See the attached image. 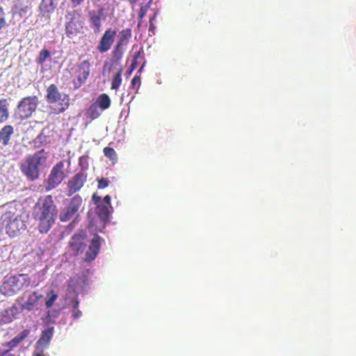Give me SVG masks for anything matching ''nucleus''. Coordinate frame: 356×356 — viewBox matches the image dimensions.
Wrapping results in <instances>:
<instances>
[{"mask_svg": "<svg viewBox=\"0 0 356 356\" xmlns=\"http://www.w3.org/2000/svg\"><path fill=\"white\" fill-rule=\"evenodd\" d=\"M33 218L37 222L40 234H47L55 224L58 209L52 196L50 195L40 197L33 209Z\"/></svg>", "mask_w": 356, "mask_h": 356, "instance_id": "nucleus-1", "label": "nucleus"}, {"mask_svg": "<svg viewBox=\"0 0 356 356\" xmlns=\"http://www.w3.org/2000/svg\"><path fill=\"white\" fill-rule=\"evenodd\" d=\"M47 157V152L43 149L26 157L20 165V170L27 179L35 181L39 179L40 168L45 165Z\"/></svg>", "mask_w": 356, "mask_h": 356, "instance_id": "nucleus-2", "label": "nucleus"}, {"mask_svg": "<svg viewBox=\"0 0 356 356\" xmlns=\"http://www.w3.org/2000/svg\"><path fill=\"white\" fill-rule=\"evenodd\" d=\"M1 227L10 237H15L26 227L25 221L15 211H6L1 216Z\"/></svg>", "mask_w": 356, "mask_h": 356, "instance_id": "nucleus-3", "label": "nucleus"}, {"mask_svg": "<svg viewBox=\"0 0 356 356\" xmlns=\"http://www.w3.org/2000/svg\"><path fill=\"white\" fill-rule=\"evenodd\" d=\"M38 105L37 96L23 97L17 104L14 111V117L17 120H24L31 117Z\"/></svg>", "mask_w": 356, "mask_h": 356, "instance_id": "nucleus-4", "label": "nucleus"}, {"mask_svg": "<svg viewBox=\"0 0 356 356\" xmlns=\"http://www.w3.org/2000/svg\"><path fill=\"white\" fill-rule=\"evenodd\" d=\"M46 99L49 104L58 103L57 108L54 109L56 113H63L70 106L68 95L61 94L55 84H51L47 88Z\"/></svg>", "mask_w": 356, "mask_h": 356, "instance_id": "nucleus-5", "label": "nucleus"}, {"mask_svg": "<svg viewBox=\"0 0 356 356\" xmlns=\"http://www.w3.org/2000/svg\"><path fill=\"white\" fill-rule=\"evenodd\" d=\"M65 31L67 38H73L83 33L84 22L79 13L76 10L68 11L65 15Z\"/></svg>", "mask_w": 356, "mask_h": 356, "instance_id": "nucleus-6", "label": "nucleus"}, {"mask_svg": "<svg viewBox=\"0 0 356 356\" xmlns=\"http://www.w3.org/2000/svg\"><path fill=\"white\" fill-rule=\"evenodd\" d=\"M31 284V279L27 275L20 274L19 277H10L3 282L1 291L6 296H12L23 287H27Z\"/></svg>", "mask_w": 356, "mask_h": 356, "instance_id": "nucleus-7", "label": "nucleus"}, {"mask_svg": "<svg viewBox=\"0 0 356 356\" xmlns=\"http://www.w3.org/2000/svg\"><path fill=\"white\" fill-rule=\"evenodd\" d=\"M64 166L63 161H60L54 165L47 179L44 181L46 191H50L56 188L65 178Z\"/></svg>", "mask_w": 356, "mask_h": 356, "instance_id": "nucleus-8", "label": "nucleus"}, {"mask_svg": "<svg viewBox=\"0 0 356 356\" xmlns=\"http://www.w3.org/2000/svg\"><path fill=\"white\" fill-rule=\"evenodd\" d=\"M82 204V197L79 195H75L60 212V220L61 222H67L71 220L78 213Z\"/></svg>", "mask_w": 356, "mask_h": 356, "instance_id": "nucleus-9", "label": "nucleus"}, {"mask_svg": "<svg viewBox=\"0 0 356 356\" xmlns=\"http://www.w3.org/2000/svg\"><path fill=\"white\" fill-rule=\"evenodd\" d=\"M88 179V174L85 171H80L72 176L67 182V195L71 196L79 191Z\"/></svg>", "mask_w": 356, "mask_h": 356, "instance_id": "nucleus-10", "label": "nucleus"}, {"mask_svg": "<svg viewBox=\"0 0 356 356\" xmlns=\"http://www.w3.org/2000/svg\"><path fill=\"white\" fill-rule=\"evenodd\" d=\"M86 238V234L83 230H79L72 236L69 245L75 255L82 254L85 250L87 245Z\"/></svg>", "mask_w": 356, "mask_h": 356, "instance_id": "nucleus-11", "label": "nucleus"}, {"mask_svg": "<svg viewBox=\"0 0 356 356\" xmlns=\"http://www.w3.org/2000/svg\"><path fill=\"white\" fill-rule=\"evenodd\" d=\"M90 64L88 60L81 62L76 70V78L72 81L74 88L77 89L86 83L90 74Z\"/></svg>", "mask_w": 356, "mask_h": 356, "instance_id": "nucleus-12", "label": "nucleus"}, {"mask_svg": "<svg viewBox=\"0 0 356 356\" xmlns=\"http://www.w3.org/2000/svg\"><path fill=\"white\" fill-rule=\"evenodd\" d=\"M30 330L25 329L19 333L16 337H15L10 341L3 343V346L4 347H8L9 350H0V356H15L14 354L10 353V350L17 347L22 341H23L29 334Z\"/></svg>", "mask_w": 356, "mask_h": 356, "instance_id": "nucleus-13", "label": "nucleus"}, {"mask_svg": "<svg viewBox=\"0 0 356 356\" xmlns=\"http://www.w3.org/2000/svg\"><path fill=\"white\" fill-rule=\"evenodd\" d=\"M104 11V8L100 6L97 11L92 10L88 12V21L90 27L96 33L101 31L102 20L105 19Z\"/></svg>", "mask_w": 356, "mask_h": 356, "instance_id": "nucleus-14", "label": "nucleus"}, {"mask_svg": "<svg viewBox=\"0 0 356 356\" xmlns=\"http://www.w3.org/2000/svg\"><path fill=\"white\" fill-rule=\"evenodd\" d=\"M116 33L117 31L111 29L106 30L97 47L100 53H105L111 49L115 40Z\"/></svg>", "mask_w": 356, "mask_h": 356, "instance_id": "nucleus-15", "label": "nucleus"}, {"mask_svg": "<svg viewBox=\"0 0 356 356\" xmlns=\"http://www.w3.org/2000/svg\"><path fill=\"white\" fill-rule=\"evenodd\" d=\"M93 202L97 205V214L102 220H107L111 214L113 208L101 202V197L94 193L92 196Z\"/></svg>", "mask_w": 356, "mask_h": 356, "instance_id": "nucleus-16", "label": "nucleus"}, {"mask_svg": "<svg viewBox=\"0 0 356 356\" xmlns=\"http://www.w3.org/2000/svg\"><path fill=\"white\" fill-rule=\"evenodd\" d=\"M101 246V238L97 234L95 235L89 245L88 250L86 253L85 261H91L97 256Z\"/></svg>", "mask_w": 356, "mask_h": 356, "instance_id": "nucleus-17", "label": "nucleus"}, {"mask_svg": "<svg viewBox=\"0 0 356 356\" xmlns=\"http://www.w3.org/2000/svg\"><path fill=\"white\" fill-rule=\"evenodd\" d=\"M56 7V0H42L39 6V10L42 16L49 17Z\"/></svg>", "mask_w": 356, "mask_h": 356, "instance_id": "nucleus-18", "label": "nucleus"}, {"mask_svg": "<svg viewBox=\"0 0 356 356\" xmlns=\"http://www.w3.org/2000/svg\"><path fill=\"white\" fill-rule=\"evenodd\" d=\"M42 298L41 294H38L37 291H33L31 294H30L24 303L22 305V309L26 311H32L34 308H35Z\"/></svg>", "mask_w": 356, "mask_h": 356, "instance_id": "nucleus-19", "label": "nucleus"}, {"mask_svg": "<svg viewBox=\"0 0 356 356\" xmlns=\"http://www.w3.org/2000/svg\"><path fill=\"white\" fill-rule=\"evenodd\" d=\"M54 334V327H50L47 329L43 330L41 333L40 339L36 342V345L38 346H42L44 348H47L49 345L50 341L53 337Z\"/></svg>", "mask_w": 356, "mask_h": 356, "instance_id": "nucleus-20", "label": "nucleus"}, {"mask_svg": "<svg viewBox=\"0 0 356 356\" xmlns=\"http://www.w3.org/2000/svg\"><path fill=\"white\" fill-rule=\"evenodd\" d=\"M14 134V128L12 125L7 124L0 130V143L3 145L9 144L10 138Z\"/></svg>", "mask_w": 356, "mask_h": 356, "instance_id": "nucleus-21", "label": "nucleus"}, {"mask_svg": "<svg viewBox=\"0 0 356 356\" xmlns=\"http://www.w3.org/2000/svg\"><path fill=\"white\" fill-rule=\"evenodd\" d=\"M95 104H96L100 109L104 111L111 106V100L107 94L102 93L97 97Z\"/></svg>", "mask_w": 356, "mask_h": 356, "instance_id": "nucleus-22", "label": "nucleus"}, {"mask_svg": "<svg viewBox=\"0 0 356 356\" xmlns=\"http://www.w3.org/2000/svg\"><path fill=\"white\" fill-rule=\"evenodd\" d=\"M8 106L7 99L2 98L0 99V123L7 121L9 118Z\"/></svg>", "mask_w": 356, "mask_h": 356, "instance_id": "nucleus-23", "label": "nucleus"}, {"mask_svg": "<svg viewBox=\"0 0 356 356\" xmlns=\"http://www.w3.org/2000/svg\"><path fill=\"white\" fill-rule=\"evenodd\" d=\"M131 29H125L122 30L119 34V40L117 43L125 46L128 44L129 39L131 37Z\"/></svg>", "mask_w": 356, "mask_h": 356, "instance_id": "nucleus-24", "label": "nucleus"}, {"mask_svg": "<svg viewBox=\"0 0 356 356\" xmlns=\"http://www.w3.org/2000/svg\"><path fill=\"white\" fill-rule=\"evenodd\" d=\"M86 115L88 118L93 120L98 118L101 113L99 111V107L97 105L93 103L86 110Z\"/></svg>", "mask_w": 356, "mask_h": 356, "instance_id": "nucleus-25", "label": "nucleus"}, {"mask_svg": "<svg viewBox=\"0 0 356 356\" xmlns=\"http://www.w3.org/2000/svg\"><path fill=\"white\" fill-rule=\"evenodd\" d=\"M122 69L120 68L119 70V71L118 72V73H116L113 79H112V81H111V89L113 90H118L121 83H122V76H121V74H122Z\"/></svg>", "mask_w": 356, "mask_h": 356, "instance_id": "nucleus-26", "label": "nucleus"}, {"mask_svg": "<svg viewBox=\"0 0 356 356\" xmlns=\"http://www.w3.org/2000/svg\"><path fill=\"white\" fill-rule=\"evenodd\" d=\"M139 58H144V51L143 47H141L137 52H136L134 55V58L130 66L129 74L136 69L137 65H138V59Z\"/></svg>", "mask_w": 356, "mask_h": 356, "instance_id": "nucleus-27", "label": "nucleus"}, {"mask_svg": "<svg viewBox=\"0 0 356 356\" xmlns=\"http://www.w3.org/2000/svg\"><path fill=\"white\" fill-rule=\"evenodd\" d=\"M51 57L50 51L47 49H42L37 57L36 62L39 65H42L45 60Z\"/></svg>", "mask_w": 356, "mask_h": 356, "instance_id": "nucleus-28", "label": "nucleus"}, {"mask_svg": "<svg viewBox=\"0 0 356 356\" xmlns=\"http://www.w3.org/2000/svg\"><path fill=\"white\" fill-rule=\"evenodd\" d=\"M58 295L55 293L54 290H51L49 292L47 293V298L45 301V306L47 308H50L53 306L54 302L58 298Z\"/></svg>", "mask_w": 356, "mask_h": 356, "instance_id": "nucleus-29", "label": "nucleus"}, {"mask_svg": "<svg viewBox=\"0 0 356 356\" xmlns=\"http://www.w3.org/2000/svg\"><path fill=\"white\" fill-rule=\"evenodd\" d=\"M104 155L108 158L111 161L116 162L118 160V156L116 152L113 147H106L103 149Z\"/></svg>", "mask_w": 356, "mask_h": 356, "instance_id": "nucleus-30", "label": "nucleus"}, {"mask_svg": "<svg viewBox=\"0 0 356 356\" xmlns=\"http://www.w3.org/2000/svg\"><path fill=\"white\" fill-rule=\"evenodd\" d=\"M11 309H6L3 310L0 314V321L8 323L13 321V317L11 316Z\"/></svg>", "mask_w": 356, "mask_h": 356, "instance_id": "nucleus-31", "label": "nucleus"}, {"mask_svg": "<svg viewBox=\"0 0 356 356\" xmlns=\"http://www.w3.org/2000/svg\"><path fill=\"white\" fill-rule=\"evenodd\" d=\"M122 47H123V45L117 43L113 50V57L115 58L117 60H120L122 58V56H123Z\"/></svg>", "mask_w": 356, "mask_h": 356, "instance_id": "nucleus-32", "label": "nucleus"}, {"mask_svg": "<svg viewBox=\"0 0 356 356\" xmlns=\"http://www.w3.org/2000/svg\"><path fill=\"white\" fill-rule=\"evenodd\" d=\"M81 315V312L79 309V301L75 300L72 308V316L74 318H77Z\"/></svg>", "mask_w": 356, "mask_h": 356, "instance_id": "nucleus-33", "label": "nucleus"}, {"mask_svg": "<svg viewBox=\"0 0 356 356\" xmlns=\"http://www.w3.org/2000/svg\"><path fill=\"white\" fill-rule=\"evenodd\" d=\"M98 185L97 188L99 189H104L108 186L110 181L108 179L106 178H101L97 179Z\"/></svg>", "mask_w": 356, "mask_h": 356, "instance_id": "nucleus-34", "label": "nucleus"}, {"mask_svg": "<svg viewBox=\"0 0 356 356\" xmlns=\"http://www.w3.org/2000/svg\"><path fill=\"white\" fill-rule=\"evenodd\" d=\"M46 348H44L42 346L40 347L35 344V350L33 353V356H44L43 353H44V349H46Z\"/></svg>", "mask_w": 356, "mask_h": 356, "instance_id": "nucleus-35", "label": "nucleus"}, {"mask_svg": "<svg viewBox=\"0 0 356 356\" xmlns=\"http://www.w3.org/2000/svg\"><path fill=\"white\" fill-rule=\"evenodd\" d=\"M140 83V76H134V78L131 79V86L133 89H135L136 88V85L138 84L137 88L139 87Z\"/></svg>", "mask_w": 356, "mask_h": 356, "instance_id": "nucleus-36", "label": "nucleus"}, {"mask_svg": "<svg viewBox=\"0 0 356 356\" xmlns=\"http://www.w3.org/2000/svg\"><path fill=\"white\" fill-rule=\"evenodd\" d=\"M6 25V20L3 17V12L2 8L0 7V30L5 26Z\"/></svg>", "mask_w": 356, "mask_h": 356, "instance_id": "nucleus-37", "label": "nucleus"}, {"mask_svg": "<svg viewBox=\"0 0 356 356\" xmlns=\"http://www.w3.org/2000/svg\"><path fill=\"white\" fill-rule=\"evenodd\" d=\"M72 8H76L81 6L85 0H70Z\"/></svg>", "mask_w": 356, "mask_h": 356, "instance_id": "nucleus-38", "label": "nucleus"}, {"mask_svg": "<svg viewBox=\"0 0 356 356\" xmlns=\"http://www.w3.org/2000/svg\"><path fill=\"white\" fill-rule=\"evenodd\" d=\"M111 196L107 195L104 197L103 200L101 199V202L104 203V204H106L107 206H111Z\"/></svg>", "mask_w": 356, "mask_h": 356, "instance_id": "nucleus-39", "label": "nucleus"}, {"mask_svg": "<svg viewBox=\"0 0 356 356\" xmlns=\"http://www.w3.org/2000/svg\"><path fill=\"white\" fill-rule=\"evenodd\" d=\"M131 5H135L139 0H127Z\"/></svg>", "mask_w": 356, "mask_h": 356, "instance_id": "nucleus-40", "label": "nucleus"}, {"mask_svg": "<svg viewBox=\"0 0 356 356\" xmlns=\"http://www.w3.org/2000/svg\"><path fill=\"white\" fill-rule=\"evenodd\" d=\"M154 24H150V26H149V31H150L151 30H154Z\"/></svg>", "mask_w": 356, "mask_h": 356, "instance_id": "nucleus-41", "label": "nucleus"}, {"mask_svg": "<svg viewBox=\"0 0 356 356\" xmlns=\"http://www.w3.org/2000/svg\"><path fill=\"white\" fill-rule=\"evenodd\" d=\"M93 3L100 1V0H91Z\"/></svg>", "mask_w": 356, "mask_h": 356, "instance_id": "nucleus-42", "label": "nucleus"}, {"mask_svg": "<svg viewBox=\"0 0 356 356\" xmlns=\"http://www.w3.org/2000/svg\"><path fill=\"white\" fill-rule=\"evenodd\" d=\"M83 159V157H81L79 159L80 164L81 165L82 161Z\"/></svg>", "mask_w": 356, "mask_h": 356, "instance_id": "nucleus-43", "label": "nucleus"}]
</instances>
